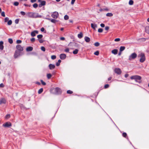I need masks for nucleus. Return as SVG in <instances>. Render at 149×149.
<instances>
[{
  "label": "nucleus",
  "instance_id": "obj_17",
  "mask_svg": "<svg viewBox=\"0 0 149 149\" xmlns=\"http://www.w3.org/2000/svg\"><path fill=\"white\" fill-rule=\"evenodd\" d=\"M33 47H28L26 48V50L27 52L31 51L33 50Z\"/></svg>",
  "mask_w": 149,
  "mask_h": 149
},
{
  "label": "nucleus",
  "instance_id": "obj_11",
  "mask_svg": "<svg viewBox=\"0 0 149 149\" xmlns=\"http://www.w3.org/2000/svg\"><path fill=\"white\" fill-rule=\"evenodd\" d=\"M66 57V56L64 54H61L60 55V58L62 60L65 59Z\"/></svg>",
  "mask_w": 149,
  "mask_h": 149
},
{
  "label": "nucleus",
  "instance_id": "obj_9",
  "mask_svg": "<svg viewBox=\"0 0 149 149\" xmlns=\"http://www.w3.org/2000/svg\"><path fill=\"white\" fill-rule=\"evenodd\" d=\"M114 72L115 73L118 74H120L122 72L121 70L119 68H115L114 70Z\"/></svg>",
  "mask_w": 149,
  "mask_h": 149
},
{
  "label": "nucleus",
  "instance_id": "obj_10",
  "mask_svg": "<svg viewBox=\"0 0 149 149\" xmlns=\"http://www.w3.org/2000/svg\"><path fill=\"white\" fill-rule=\"evenodd\" d=\"M55 91L57 94H60L61 93V91L60 88L58 87H56L55 89Z\"/></svg>",
  "mask_w": 149,
  "mask_h": 149
},
{
  "label": "nucleus",
  "instance_id": "obj_48",
  "mask_svg": "<svg viewBox=\"0 0 149 149\" xmlns=\"http://www.w3.org/2000/svg\"><path fill=\"white\" fill-rule=\"evenodd\" d=\"M10 117V114H7L6 116V118L8 119Z\"/></svg>",
  "mask_w": 149,
  "mask_h": 149
},
{
  "label": "nucleus",
  "instance_id": "obj_37",
  "mask_svg": "<svg viewBox=\"0 0 149 149\" xmlns=\"http://www.w3.org/2000/svg\"><path fill=\"white\" fill-rule=\"evenodd\" d=\"M40 81L42 83V84L43 85H46V83L45 82H44L42 80H40Z\"/></svg>",
  "mask_w": 149,
  "mask_h": 149
},
{
  "label": "nucleus",
  "instance_id": "obj_63",
  "mask_svg": "<svg viewBox=\"0 0 149 149\" xmlns=\"http://www.w3.org/2000/svg\"><path fill=\"white\" fill-rule=\"evenodd\" d=\"M24 5L26 6H29V7H30L31 6L30 5H29L28 4H24Z\"/></svg>",
  "mask_w": 149,
  "mask_h": 149
},
{
  "label": "nucleus",
  "instance_id": "obj_50",
  "mask_svg": "<svg viewBox=\"0 0 149 149\" xmlns=\"http://www.w3.org/2000/svg\"><path fill=\"white\" fill-rule=\"evenodd\" d=\"M35 38H32L31 39V42H34L35 41Z\"/></svg>",
  "mask_w": 149,
  "mask_h": 149
},
{
  "label": "nucleus",
  "instance_id": "obj_2",
  "mask_svg": "<svg viewBox=\"0 0 149 149\" xmlns=\"http://www.w3.org/2000/svg\"><path fill=\"white\" fill-rule=\"evenodd\" d=\"M130 79H134L136 82L140 83L141 82V77L139 75H135L132 76L131 77Z\"/></svg>",
  "mask_w": 149,
  "mask_h": 149
},
{
  "label": "nucleus",
  "instance_id": "obj_20",
  "mask_svg": "<svg viewBox=\"0 0 149 149\" xmlns=\"http://www.w3.org/2000/svg\"><path fill=\"white\" fill-rule=\"evenodd\" d=\"M84 40L86 42H88L90 41V38L87 36H85L84 37Z\"/></svg>",
  "mask_w": 149,
  "mask_h": 149
},
{
  "label": "nucleus",
  "instance_id": "obj_53",
  "mask_svg": "<svg viewBox=\"0 0 149 149\" xmlns=\"http://www.w3.org/2000/svg\"><path fill=\"white\" fill-rule=\"evenodd\" d=\"M38 40L39 42H40V43H42L43 42V40L42 39H38Z\"/></svg>",
  "mask_w": 149,
  "mask_h": 149
},
{
  "label": "nucleus",
  "instance_id": "obj_25",
  "mask_svg": "<svg viewBox=\"0 0 149 149\" xmlns=\"http://www.w3.org/2000/svg\"><path fill=\"white\" fill-rule=\"evenodd\" d=\"M43 88H40L38 91V93L39 94H40L41 93H42V92L43 91Z\"/></svg>",
  "mask_w": 149,
  "mask_h": 149
},
{
  "label": "nucleus",
  "instance_id": "obj_14",
  "mask_svg": "<svg viewBox=\"0 0 149 149\" xmlns=\"http://www.w3.org/2000/svg\"><path fill=\"white\" fill-rule=\"evenodd\" d=\"M46 19L50 21L51 22H52L53 23H55L56 22H57V20H56L55 19H50V18H46Z\"/></svg>",
  "mask_w": 149,
  "mask_h": 149
},
{
  "label": "nucleus",
  "instance_id": "obj_60",
  "mask_svg": "<svg viewBox=\"0 0 149 149\" xmlns=\"http://www.w3.org/2000/svg\"><path fill=\"white\" fill-rule=\"evenodd\" d=\"M74 2V0H72L71 2V4H72V5L73 4Z\"/></svg>",
  "mask_w": 149,
  "mask_h": 149
},
{
  "label": "nucleus",
  "instance_id": "obj_58",
  "mask_svg": "<svg viewBox=\"0 0 149 149\" xmlns=\"http://www.w3.org/2000/svg\"><path fill=\"white\" fill-rule=\"evenodd\" d=\"M100 26L101 27H104L105 26V25L104 24H100Z\"/></svg>",
  "mask_w": 149,
  "mask_h": 149
},
{
  "label": "nucleus",
  "instance_id": "obj_36",
  "mask_svg": "<svg viewBox=\"0 0 149 149\" xmlns=\"http://www.w3.org/2000/svg\"><path fill=\"white\" fill-rule=\"evenodd\" d=\"M41 49L42 51H43V52L45 51L46 50L45 48L43 46H42L41 47Z\"/></svg>",
  "mask_w": 149,
  "mask_h": 149
},
{
  "label": "nucleus",
  "instance_id": "obj_21",
  "mask_svg": "<svg viewBox=\"0 0 149 149\" xmlns=\"http://www.w3.org/2000/svg\"><path fill=\"white\" fill-rule=\"evenodd\" d=\"M77 36L79 38H81L83 36V34L81 32H80L79 34Z\"/></svg>",
  "mask_w": 149,
  "mask_h": 149
},
{
  "label": "nucleus",
  "instance_id": "obj_40",
  "mask_svg": "<svg viewBox=\"0 0 149 149\" xmlns=\"http://www.w3.org/2000/svg\"><path fill=\"white\" fill-rule=\"evenodd\" d=\"M19 3L18 2H15L14 3V5L15 6H18L19 5Z\"/></svg>",
  "mask_w": 149,
  "mask_h": 149
},
{
  "label": "nucleus",
  "instance_id": "obj_16",
  "mask_svg": "<svg viewBox=\"0 0 149 149\" xmlns=\"http://www.w3.org/2000/svg\"><path fill=\"white\" fill-rule=\"evenodd\" d=\"M3 42L2 41H1L0 42V49L1 50H2L4 48V46L3 45Z\"/></svg>",
  "mask_w": 149,
  "mask_h": 149
},
{
  "label": "nucleus",
  "instance_id": "obj_33",
  "mask_svg": "<svg viewBox=\"0 0 149 149\" xmlns=\"http://www.w3.org/2000/svg\"><path fill=\"white\" fill-rule=\"evenodd\" d=\"M134 2L132 0H130L129 2V3L130 5H132L133 4Z\"/></svg>",
  "mask_w": 149,
  "mask_h": 149
},
{
  "label": "nucleus",
  "instance_id": "obj_32",
  "mask_svg": "<svg viewBox=\"0 0 149 149\" xmlns=\"http://www.w3.org/2000/svg\"><path fill=\"white\" fill-rule=\"evenodd\" d=\"M8 42L10 44H12L13 42V40L11 38H9L8 39Z\"/></svg>",
  "mask_w": 149,
  "mask_h": 149
},
{
  "label": "nucleus",
  "instance_id": "obj_52",
  "mask_svg": "<svg viewBox=\"0 0 149 149\" xmlns=\"http://www.w3.org/2000/svg\"><path fill=\"white\" fill-rule=\"evenodd\" d=\"M109 86V85L108 84H106L104 86V87L105 88H107Z\"/></svg>",
  "mask_w": 149,
  "mask_h": 149
},
{
  "label": "nucleus",
  "instance_id": "obj_38",
  "mask_svg": "<svg viewBox=\"0 0 149 149\" xmlns=\"http://www.w3.org/2000/svg\"><path fill=\"white\" fill-rule=\"evenodd\" d=\"M99 53L98 51H97L95 52L94 53V54L96 56H98L99 55Z\"/></svg>",
  "mask_w": 149,
  "mask_h": 149
},
{
  "label": "nucleus",
  "instance_id": "obj_43",
  "mask_svg": "<svg viewBox=\"0 0 149 149\" xmlns=\"http://www.w3.org/2000/svg\"><path fill=\"white\" fill-rule=\"evenodd\" d=\"M9 20V18L8 17H6L4 19V22H7Z\"/></svg>",
  "mask_w": 149,
  "mask_h": 149
},
{
  "label": "nucleus",
  "instance_id": "obj_22",
  "mask_svg": "<svg viewBox=\"0 0 149 149\" xmlns=\"http://www.w3.org/2000/svg\"><path fill=\"white\" fill-rule=\"evenodd\" d=\"M145 29L146 32L147 33L149 34V26H146L145 28Z\"/></svg>",
  "mask_w": 149,
  "mask_h": 149
},
{
  "label": "nucleus",
  "instance_id": "obj_26",
  "mask_svg": "<svg viewBox=\"0 0 149 149\" xmlns=\"http://www.w3.org/2000/svg\"><path fill=\"white\" fill-rule=\"evenodd\" d=\"M113 15V14L111 13H108L106 14V16L109 17H111Z\"/></svg>",
  "mask_w": 149,
  "mask_h": 149
},
{
  "label": "nucleus",
  "instance_id": "obj_64",
  "mask_svg": "<svg viewBox=\"0 0 149 149\" xmlns=\"http://www.w3.org/2000/svg\"><path fill=\"white\" fill-rule=\"evenodd\" d=\"M36 0H31V3H34L36 1Z\"/></svg>",
  "mask_w": 149,
  "mask_h": 149
},
{
  "label": "nucleus",
  "instance_id": "obj_61",
  "mask_svg": "<svg viewBox=\"0 0 149 149\" xmlns=\"http://www.w3.org/2000/svg\"><path fill=\"white\" fill-rule=\"evenodd\" d=\"M78 50L77 49H75V54H77L78 52Z\"/></svg>",
  "mask_w": 149,
  "mask_h": 149
},
{
  "label": "nucleus",
  "instance_id": "obj_59",
  "mask_svg": "<svg viewBox=\"0 0 149 149\" xmlns=\"http://www.w3.org/2000/svg\"><path fill=\"white\" fill-rule=\"evenodd\" d=\"M40 30L42 32H43L45 30V29L43 27H42L41 29Z\"/></svg>",
  "mask_w": 149,
  "mask_h": 149
},
{
  "label": "nucleus",
  "instance_id": "obj_62",
  "mask_svg": "<svg viewBox=\"0 0 149 149\" xmlns=\"http://www.w3.org/2000/svg\"><path fill=\"white\" fill-rule=\"evenodd\" d=\"M35 33V34H38V31L37 30H35L33 31Z\"/></svg>",
  "mask_w": 149,
  "mask_h": 149
},
{
  "label": "nucleus",
  "instance_id": "obj_55",
  "mask_svg": "<svg viewBox=\"0 0 149 149\" xmlns=\"http://www.w3.org/2000/svg\"><path fill=\"white\" fill-rule=\"evenodd\" d=\"M4 87V85L3 83L0 84V87L3 88Z\"/></svg>",
  "mask_w": 149,
  "mask_h": 149
},
{
  "label": "nucleus",
  "instance_id": "obj_7",
  "mask_svg": "<svg viewBox=\"0 0 149 149\" xmlns=\"http://www.w3.org/2000/svg\"><path fill=\"white\" fill-rule=\"evenodd\" d=\"M12 125L11 123L10 122H7L3 124V126L5 127H8Z\"/></svg>",
  "mask_w": 149,
  "mask_h": 149
},
{
  "label": "nucleus",
  "instance_id": "obj_24",
  "mask_svg": "<svg viewBox=\"0 0 149 149\" xmlns=\"http://www.w3.org/2000/svg\"><path fill=\"white\" fill-rule=\"evenodd\" d=\"M61 62V60L60 59H59L58 61V62H57L56 63V65L58 66H59L60 65V63Z\"/></svg>",
  "mask_w": 149,
  "mask_h": 149
},
{
  "label": "nucleus",
  "instance_id": "obj_42",
  "mask_svg": "<svg viewBox=\"0 0 149 149\" xmlns=\"http://www.w3.org/2000/svg\"><path fill=\"white\" fill-rule=\"evenodd\" d=\"M103 31V30L102 29H101V28H100V29H98V31L99 33H101V32H102Z\"/></svg>",
  "mask_w": 149,
  "mask_h": 149
},
{
  "label": "nucleus",
  "instance_id": "obj_34",
  "mask_svg": "<svg viewBox=\"0 0 149 149\" xmlns=\"http://www.w3.org/2000/svg\"><path fill=\"white\" fill-rule=\"evenodd\" d=\"M64 19L65 20H66L68 19H69L68 16L67 15H65L64 17Z\"/></svg>",
  "mask_w": 149,
  "mask_h": 149
},
{
  "label": "nucleus",
  "instance_id": "obj_46",
  "mask_svg": "<svg viewBox=\"0 0 149 149\" xmlns=\"http://www.w3.org/2000/svg\"><path fill=\"white\" fill-rule=\"evenodd\" d=\"M19 21V19H17L15 20V24H17L18 23Z\"/></svg>",
  "mask_w": 149,
  "mask_h": 149
},
{
  "label": "nucleus",
  "instance_id": "obj_56",
  "mask_svg": "<svg viewBox=\"0 0 149 149\" xmlns=\"http://www.w3.org/2000/svg\"><path fill=\"white\" fill-rule=\"evenodd\" d=\"M109 27L108 26H106L105 27V30H106L107 31L109 30Z\"/></svg>",
  "mask_w": 149,
  "mask_h": 149
},
{
  "label": "nucleus",
  "instance_id": "obj_57",
  "mask_svg": "<svg viewBox=\"0 0 149 149\" xmlns=\"http://www.w3.org/2000/svg\"><path fill=\"white\" fill-rule=\"evenodd\" d=\"M60 39L62 40H64L65 39V38L63 37H61L60 38Z\"/></svg>",
  "mask_w": 149,
  "mask_h": 149
},
{
  "label": "nucleus",
  "instance_id": "obj_44",
  "mask_svg": "<svg viewBox=\"0 0 149 149\" xmlns=\"http://www.w3.org/2000/svg\"><path fill=\"white\" fill-rule=\"evenodd\" d=\"M122 135L123 136L125 137H126L127 136V134L126 133L123 132L122 134Z\"/></svg>",
  "mask_w": 149,
  "mask_h": 149
},
{
  "label": "nucleus",
  "instance_id": "obj_3",
  "mask_svg": "<svg viewBox=\"0 0 149 149\" xmlns=\"http://www.w3.org/2000/svg\"><path fill=\"white\" fill-rule=\"evenodd\" d=\"M138 57H141L140 59V61L141 63H143L144 62L146 59L145 54L144 53H141L138 55Z\"/></svg>",
  "mask_w": 149,
  "mask_h": 149
},
{
  "label": "nucleus",
  "instance_id": "obj_4",
  "mask_svg": "<svg viewBox=\"0 0 149 149\" xmlns=\"http://www.w3.org/2000/svg\"><path fill=\"white\" fill-rule=\"evenodd\" d=\"M137 56V54L135 52L133 53L129 56L128 59L130 61H132L135 59L136 57Z\"/></svg>",
  "mask_w": 149,
  "mask_h": 149
},
{
  "label": "nucleus",
  "instance_id": "obj_47",
  "mask_svg": "<svg viewBox=\"0 0 149 149\" xmlns=\"http://www.w3.org/2000/svg\"><path fill=\"white\" fill-rule=\"evenodd\" d=\"M22 41L20 40H17L16 42L17 44H20L22 42Z\"/></svg>",
  "mask_w": 149,
  "mask_h": 149
},
{
  "label": "nucleus",
  "instance_id": "obj_27",
  "mask_svg": "<svg viewBox=\"0 0 149 149\" xmlns=\"http://www.w3.org/2000/svg\"><path fill=\"white\" fill-rule=\"evenodd\" d=\"M52 75L51 74H47V77L48 79H49L52 77Z\"/></svg>",
  "mask_w": 149,
  "mask_h": 149
},
{
  "label": "nucleus",
  "instance_id": "obj_30",
  "mask_svg": "<svg viewBox=\"0 0 149 149\" xmlns=\"http://www.w3.org/2000/svg\"><path fill=\"white\" fill-rule=\"evenodd\" d=\"M38 4L36 3H35L33 5V7L35 8H36L38 6Z\"/></svg>",
  "mask_w": 149,
  "mask_h": 149
},
{
  "label": "nucleus",
  "instance_id": "obj_1",
  "mask_svg": "<svg viewBox=\"0 0 149 149\" xmlns=\"http://www.w3.org/2000/svg\"><path fill=\"white\" fill-rule=\"evenodd\" d=\"M28 16L31 18H41V16L39 15L38 13L33 12H29L27 14Z\"/></svg>",
  "mask_w": 149,
  "mask_h": 149
},
{
  "label": "nucleus",
  "instance_id": "obj_31",
  "mask_svg": "<svg viewBox=\"0 0 149 149\" xmlns=\"http://www.w3.org/2000/svg\"><path fill=\"white\" fill-rule=\"evenodd\" d=\"M12 21L11 20H9L8 22V24L9 25H11L12 24Z\"/></svg>",
  "mask_w": 149,
  "mask_h": 149
},
{
  "label": "nucleus",
  "instance_id": "obj_35",
  "mask_svg": "<svg viewBox=\"0 0 149 149\" xmlns=\"http://www.w3.org/2000/svg\"><path fill=\"white\" fill-rule=\"evenodd\" d=\"M94 45L96 47H98L99 46L100 43L98 42H96L95 43Z\"/></svg>",
  "mask_w": 149,
  "mask_h": 149
},
{
  "label": "nucleus",
  "instance_id": "obj_45",
  "mask_svg": "<svg viewBox=\"0 0 149 149\" xmlns=\"http://www.w3.org/2000/svg\"><path fill=\"white\" fill-rule=\"evenodd\" d=\"M120 39L119 38H117L114 40V41L115 42H119L120 40Z\"/></svg>",
  "mask_w": 149,
  "mask_h": 149
},
{
  "label": "nucleus",
  "instance_id": "obj_5",
  "mask_svg": "<svg viewBox=\"0 0 149 149\" xmlns=\"http://www.w3.org/2000/svg\"><path fill=\"white\" fill-rule=\"evenodd\" d=\"M58 16V13L57 12H54L52 15V17L55 19H56Z\"/></svg>",
  "mask_w": 149,
  "mask_h": 149
},
{
  "label": "nucleus",
  "instance_id": "obj_15",
  "mask_svg": "<svg viewBox=\"0 0 149 149\" xmlns=\"http://www.w3.org/2000/svg\"><path fill=\"white\" fill-rule=\"evenodd\" d=\"M49 67L50 70H52L55 68V66L54 65L50 64L49 65Z\"/></svg>",
  "mask_w": 149,
  "mask_h": 149
},
{
  "label": "nucleus",
  "instance_id": "obj_19",
  "mask_svg": "<svg viewBox=\"0 0 149 149\" xmlns=\"http://www.w3.org/2000/svg\"><path fill=\"white\" fill-rule=\"evenodd\" d=\"M118 52V50L117 49H114L111 51V53L115 55Z\"/></svg>",
  "mask_w": 149,
  "mask_h": 149
},
{
  "label": "nucleus",
  "instance_id": "obj_29",
  "mask_svg": "<svg viewBox=\"0 0 149 149\" xmlns=\"http://www.w3.org/2000/svg\"><path fill=\"white\" fill-rule=\"evenodd\" d=\"M36 35V34L33 31L31 32V36H32L34 37V36H35Z\"/></svg>",
  "mask_w": 149,
  "mask_h": 149
},
{
  "label": "nucleus",
  "instance_id": "obj_39",
  "mask_svg": "<svg viewBox=\"0 0 149 149\" xmlns=\"http://www.w3.org/2000/svg\"><path fill=\"white\" fill-rule=\"evenodd\" d=\"M56 58V56L55 55H52L51 56V58L53 60L55 59Z\"/></svg>",
  "mask_w": 149,
  "mask_h": 149
},
{
  "label": "nucleus",
  "instance_id": "obj_23",
  "mask_svg": "<svg viewBox=\"0 0 149 149\" xmlns=\"http://www.w3.org/2000/svg\"><path fill=\"white\" fill-rule=\"evenodd\" d=\"M125 49V47L124 46H121L120 47V51L121 52L123 51Z\"/></svg>",
  "mask_w": 149,
  "mask_h": 149
},
{
  "label": "nucleus",
  "instance_id": "obj_13",
  "mask_svg": "<svg viewBox=\"0 0 149 149\" xmlns=\"http://www.w3.org/2000/svg\"><path fill=\"white\" fill-rule=\"evenodd\" d=\"M46 2L45 1H42L41 3L39 4L38 5V6L40 8L42 6H44L45 5Z\"/></svg>",
  "mask_w": 149,
  "mask_h": 149
},
{
  "label": "nucleus",
  "instance_id": "obj_41",
  "mask_svg": "<svg viewBox=\"0 0 149 149\" xmlns=\"http://www.w3.org/2000/svg\"><path fill=\"white\" fill-rule=\"evenodd\" d=\"M67 93L68 94H72L73 93V92L70 90H68L67 91Z\"/></svg>",
  "mask_w": 149,
  "mask_h": 149
},
{
  "label": "nucleus",
  "instance_id": "obj_12",
  "mask_svg": "<svg viewBox=\"0 0 149 149\" xmlns=\"http://www.w3.org/2000/svg\"><path fill=\"white\" fill-rule=\"evenodd\" d=\"M6 100L4 98H1L0 100V104H5L6 103Z\"/></svg>",
  "mask_w": 149,
  "mask_h": 149
},
{
  "label": "nucleus",
  "instance_id": "obj_8",
  "mask_svg": "<svg viewBox=\"0 0 149 149\" xmlns=\"http://www.w3.org/2000/svg\"><path fill=\"white\" fill-rule=\"evenodd\" d=\"M16 48L17 50L21 52L23 51V48L21 46L19 45H17L16 46Z\"/></svg>",
  "mask_w": 149,
  "mask_h": 149
},
{
  "label": "nucleus",
  "instance_id": "obj_6",
  "mask_svg": "<svg viewBox=\"0 0 149 149\" xmlns=\"http://www.w3.org/2000/svg\"><path fill=\"white\" fill-rule=\"evenodd\" d=\"M20 53L21 52L17 50H16L14 55V58H16L19 56L20 55Z\"/></svg>",
  "mask_w": 149,
  "mask_h": 149
},
{
  "label": "nucleus",
  "instance_id": "obj_54",
  "mask_svg": "<svg viewBox=\"0 0 149 149\" xmlns=\"http://www.w3.org/2000/svg\"><path fill=\"white\" fill-rule=\"evenodd\" d=\"M69 49L68 48H67V49H65V51L66 52H69Z\"/></svg>",
  "mask_w": 149,
  "mask_h": 149
},
{
  "label": "nucleus",
  "instance_id": "obj_51",
  "mask_svg": "<svg viewBox=\"0 0 149 149\" xmlns=\"http://www.w3.org/2000/svg\"><path fill=\"white\" fill-rule=\"evenodd\" d=\"M1 15L3 17H5V15L4 12H2L1 13Z\"/></svg>",
  "mask_w": 149,
  "mask_h": 149
},
{
  "label": "nucleus",
  "instance_id": "obj_28",
  "mask_svg": "<svg viewBox=\"0 0 149 149\" xmlns=\"http://www.w3.org/2000/svg\"><path fill=\"white\" fill-rule=\"evenodd\" d=\"M42 37L43 36L41 34L37 36V38H38V39H41Z\"/></svg>",
  "mask_w": 149,
  "mask_h": 149
},
{
  "label": "nucleus",
  "instance_id": "obj_49",
  "mask_svg": "<svg viewBox=\"0 0 149 149\" xmlns=\"http://www.w3.org/2000/svg\"><path fill=\"white\" fill-rule=\"evenodd\" d=\"M20 14L22 15H25V13L23 11H21L20 12Z\"/></svg>",
  "mask_w": 149,
  "mask_h": 149
},
{
  "label": "nucleus",
  "instance_id": "obj_18",
  "mask_svg": "<svg viewBox=\"0 0 149 149\" xmlns=\"http://www.w3.org/2000/svg\"><path fill=\"white\" fill-rule=\"evenodd\" d=\"M91 27L94 30H95V28L97 27V25L95 24L91 23Z\"/></svg>",
  "mask_w": 149,
  "mask_h": 149
}]
</instances>
